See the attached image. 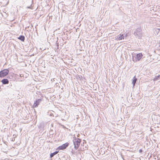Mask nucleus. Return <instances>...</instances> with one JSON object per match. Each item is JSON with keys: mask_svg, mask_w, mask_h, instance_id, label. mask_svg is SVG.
Wrapping results in <instances>:
<instances>
[{"mask_svg": "<svg viewBox=\"0 0 160 160\" xmlns=\"http://www.w3.org/2000/svg\"><path fill=\"white\" fill-rule=\"evenodd\" d=\"M133 32V34L139 39H141L142 36V30L141 28L136 29Z\"/></svg>", "mask_w": 160, "mask_h": 160, "instance_id": "1", "label": "nucleus"}, {"mask_svg": "<svg viewBox=\"0 0 160 160\" xmlns=\"http://www.w3.org/2000/svg\"><path fill=\"white\" fill-rule=\"evenodd\" d=\"M81 142V139L75 137L73 140V143L74 145V148L76 150L79 147Z\"/></svg>", "mask_w": 160, "mask_h": 160, "instance_id": "2", "label": "nucleus"}, {"mask_svg": "<svg viewBox=\"0 0 160 160\" xmlns=\"http://www.w3.org/2000/svg\"><path fill=\"white\" fill-rule=\"evenodd\" d=\"M9 72L8 69H4L0 71V78H3L7 76Z\"/></svg>", "mask_w": 160, "mask_h": 160, "instance_id": "3", "label": "nucleus"}, {"mask_svg": "<svg viewBox=\"0 0 160 160\" xmlns=\"http://www.w3.org/2000/svg\"><path fill=\"white\" fill-rule=\"evenodd\" d=\"M69 144L68 142H66L64 144H63L62 145L58 147L57 148V150L59 151L61 150H63L66 148L69 145Z\"/></svg>", "mask_w": 160, "mask_h": 160, "instance_id": "4", "label": "nucleus"}, {"mask_svg": "<svg viewBox=\"0 0 160 160\" xmlns=\"http://www.w3.org/2000/svg\"><path fill=\"white\" fill-rule=\"evenodd\" d=\"M142 57V53H138L136 55V56H135L136 59L134 60L133 59V61L134 62H136L137 60H138V61H139L141 59Z\"/></svg>", "mask_w": 160, "mask_h": 160, "instance_id": "5", "label": "nucleus"}, {"mask_svg": "<svg viewBox=\"0 0 160 160\" xmlns=\"http://www.w3.org/2000/svg\"><path fill=\"white\" fill-rule=\"evenodd\" d=\"M124 39V36L123 34H120L117 35L115 37V40H120Z\"/></svg>", "mask_w": 160, "mask_h": 160, "instance_id": "6", "label": "nucleus"}, {"mask_svg": "<svg viewBox=\"0 0 160 160\" xmlns=\"http://www.w3.org/2000/svg\"><path fill=\"white\" fill-rule=\"evenodd\" d=\"M41 101L42 100L41 99H38L36 100L33 104V107L35 108L37 107Z\"/></svg>", "mask_w": 160, "mask_h": 160, "instance_id": "7", "label": "nucleus"}, {"mask_svg": "<svg viewBox=\"0 0 160 160\" xmlns=\"http://www.w3.org/2000/svg\"><path fill=\"white\" fill-rule=\"evenodd\" d=\"M82 76H80L79 75H76V78L77 80L79 83L82 80Z\"/></svg>", "mask_w": 160, "mask_h": 160, "instance_id": "8", "label": "nucleus"}, {"mask_svg": "<svg viewBox=\"0 0 160 160\" xmlns=\"http://www.w3.org/2000/svg\"><path fill=\"white\" fill-rule=\"evenodd\" d=\"M137 80V78L135 76H134L132 80V84L133 86L135 85Z\"/></svg>", "mask_w": 160, "mask_h": 160, "instance_id": "9", "label": "nucleus"}, {"mask_svg": "<svg viewBox=\"0 0 160 160\" xmlns=\"http://www.w3.org/2000/svg\"><path fill=\"white\" fill-rule=\"evenodd\" d=\"M1 82L3 84H8L9 82V81L7 79L5 78V79H3L2 80Z\"/></svg>", "mask_w": 160, "mask_h": 160, "instance_id": "10", "label": "nucleus"}, {"mask_svg": "<svg viewBox=\"0 0 160 160\" xmlns=\"http://www.w3.org/2000/svg\"><path fill=\"white\" fill-rule=\"evenodd\" d=\"M18 38L22 42H24L25 40V37L23 35L20 36Z\"/></svg>", "mask_w": 160, "mask_h": 160, "instance_id": "11", "label": "nucleus"}, {"mask_svg": "<svg viewBox=\"0 0 160 160\" xmlns=\"http://www.w3.org/2000/svg\"><path fill=\"white\" fill-rule=\"evenodd\" d=\"M160 79V77L158 75V76H156L155 78L153 79V81H156Z\"/></svg>", "mask_w": 160, "mask_h": 160, "instance_id": "12", "label": "nucleus"}, {"mask_svg": "<svg viewBox=\"0 0 160 160\" xmlns=\"http://www.w3.org/2000/svg\"><path fill=\"white\" fill-rule=\"evenodd\" d=\"M58 152V151H56L53 153H51L50 154V157L51 158H52V157L54 155L56 154Z\"/></svg>", "mask_w": 160, "mask_h": 160, "instance_id": "13", "label": "nucleus"}, {"mask_svg": "<svg viewBox=\"0 0 160 160\" xmlns=\"http://www.w3.org/2000/svg\"><path fill=\"white\" fill-rule=\"evenodd\" d=\"M82 80L80 82L82 83H83V82L84 83L85 82L86 79H85V78H84V77H82Z\"/></svg>", "mask_w": 160, "mask_h": 160, "instance_id": "14", "label": "nucleus"}, {"mask_svg": "<svg viewBox=\"0 0 160 160\" xmlns=\"http://www.w3.org/2000/svg\"><path fill=\"white\" fill-rule=\"evenodd\" d=\"M58 86V88L57 89H59L60 88V87L59 86V84L58 83H56V84L55 85V86H54V87H57Z\"/></svg>", "mask_w": 160, "mask_h": 160, "instance_id": "15", "label": "nucleus"}, {"mask_svg": "<svg viewBox=\"0 0 160 160\" xmlns=\"http://www.w3.org/2000/svg\"><path fill=\"white\" fill-rule=\"evenodd\" d=\"M139 152L140 153H141L142 152V150L141 149H140L139 150Z\"/></svg>", "mask_w": 160, "mask_h": 160, "instance_id": "16", "label": "nucleus"}, {"mask_svg": "<svg viewBox=\"0 0 160 160\" xmlns=\"http://www.w3.org/2000/svg\"><path fill=\"white\" fill-rule=\"evenodd\" d=\"M27 8H28L31 9V6H28V7H27Z\"/></svg>", "mask_w": 160, "mask_h": 160, "instance_id": "17", "label": "nucleus"}, {"mask_svg": "<svg viewBox=\"0 0 160 160\" xmlns=\"http://www.w3.org/2000/svg\"><path fill=\"white\" fill-rule=\"evenodd\" d=\"M157 30H158V32H159L160 30V29H157Z\"/></svg>", "mask_w": 160, "mask_h": 160, "instance_id": "18", "label": "nucleus"}, {"mask_svg": "<svg viewBox=\"0 0 160 160\" xmlns=\"http://www.w3.org/2000/svg\"><path fill=\"white\" fill-rule=\"evenodd\" d=\"M127 36V33L126 34L125 37H126Z\"/></svg>", "mask_w": 160, "mask_h": 160, "instance_id": "19", "label": "nucleus"}, {"mask_svg": "<svg viewBox=\"0 0 160 160\" xmlns=\"http://www.w3.org/2000/svg\"><path fill=\"white\" fill-rule=\"evenodd\" d=\"M94 90H96V89H94Z\"/></svg>", "mask_w": 160, "mask_h": 160, "instance_id": "20", "label": "nucleus"}, {"mask_svg": "<svg viewBox=\"0 0 160 160\" xmlns=\"http://www.w3.org/2000/svg\"><path fill=\"white\" fill-rule=\"evenodd\" d=\"M159 75V76H160V75Z\"/></svg>", "mask_w": 160, "mask_h": 160, "instance_id": "21", "label": "nucleus"}]
</instances>
